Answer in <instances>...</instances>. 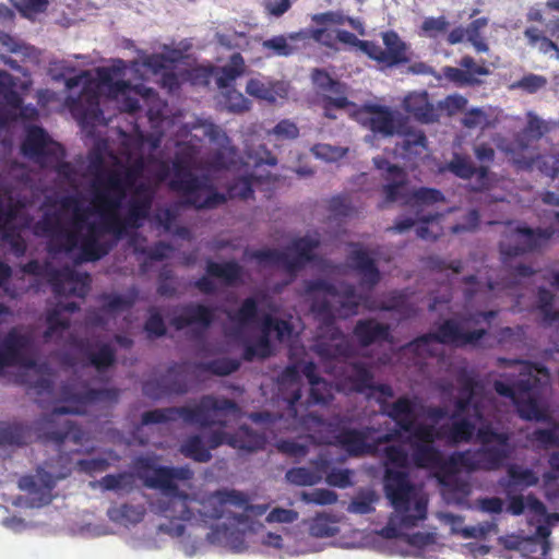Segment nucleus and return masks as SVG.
Masks as SVG:
<instances>
[{"label": "nucleus", "instance_id": "nucleus-1", "mask_svg": "<svg viewBox=\"0 0 559 559\" xmlns=\"http://www.w3.org/2000/svg\"><path fill=\"white\" fill-rule=\"evenodd\" d=\"M302 296L318 319L313 349L332 382L316 373L313 362L300 361L288 366L282 374L287 390L285 417L289 428L321 425L320 417L304 414L301 380L309 385L307 404H328L334 392L362 393L380 405V415L392 419L393 429L374 423L360 429L343 428L324 442L337 444L350 455H380L385 467L383 488L393 512L381 530L385 538H396L405 530L426 520L428 497L423 487L409 479L408 469L440 468L439 483L448 499L457 503L472 492L466 479L469 472L491 471L508 459L511 447L507 424L512 413L527 420H545L550 374L539 365L500 358L499 365L512 371L495 381L498 396L489 392L467 369L457 372V394L451 417L442 407H429L416 396L395 401L391 385L376 383L371 361L356 355L350 340L335 325L336 318L357 313L368 304L365 294L346 283L328 278L304 282Z\"/></svg>", "mask_w": 559, "mask_h": 559}, {"label": "nucleus", "instance_id": "nucleus-2", "mask_svg": "<svg viewBox=\"0 0 559 559\" xmlns=\"http://www.w3.org/2000/svg\"><path fill=\"white\" fill-rule=\"evenodd\" d=\"M175 59L148 55L130 67L116 60L97 70V80L82 71L64 81L69 95L66 104L83 127L107 124L102 105L114 104L120 111L136 114L146 107L152 132L135 130V136L123 140L122 156L109 150L108 142L98 139L88 156L86 173H79L63 160L64 150L40 127L29 126L21 144L23 156L50 174L60 190L45 195L43 216L25 229L47 240L48 259L31 260L22 272L48 282L58 297L84 298L91 276L76 266L105 257L123 237L130 238L135 252L146 255L140 264L145 274L153 261L168 258L171 247L157 242L145 249L136 229L150 216L156 188L170 176L169 186L185 202L198 209L215 207L226 195L215 191L207 176L197 175L181 160L169 164L154 155L164 135L166 104L157 93L142 84H130L141 67L153 73L164 72V85L170 91L178 86L177 78L168 73Z\"/></svg>", "mask_w": 559, "mask_h": 559}, {"label": "nucleus", "instance_id": "nucleus-3", "mask_svg": "<svg viewBox=\"0 0 559 559\" xmlns=\"http://www.w3.org/2000/svg\"><path fill=\"white\" fill-rule=\"evenodd\" d=\"M11 275V267L0 262V296L16 298L19 292L8 285ZM138 298L136 286L129 287L123 295L102 294L98 297L99 307L86 313L84 336L75 335L70 326L69 317L79 309L76 302L60 300L48 311L44 341L62 345L56 358L68 378L58 391L55 386L56 376L50 368L38 364L32 334L12 329L0 342V371L8 366L24 368L26 376L34 378L29 381V390L37 396V402L56 404L50 414L36 423V433L43 442L55 447L62 462L57 468L51 461H47L34 474L22 476L17 486L24 495L13 500L16 507L41 508L49 504L57 481L69 475L68 457L63 454H68L69 444L82 445L85 433L64 415L84 414L88 405L118 401V390L97 389L94 385V382L107 379L108 370L116 364V349L112 343L95 337L93 333L96 329L110 330L116 317L129 310Z\"/></svg>", "mask_w": 559, "mask_h": 559}, {"label": "nucleus", "instance_id": "nucleus-4", "mask_svg": "<svg viewBox=\"0 0 559 559\" xmlns=\"http://www.w3.org/2000/svg\"><path fill=\"white\" fill-rule=\"evenodd\" d=\"M132 468L147 488L160 491L152 504L164 521L157 526L159 533L178 539V548L186 557L197 556L203 546L202 535L195 532L192 521L216 520L206 534L210 544L225 547L234 552L248 548L247 534L258 526L246 518L237 516L230 507L246 504V495L235 489L217 490L197 501L180 491L175 480H189L193 472L188 466H162L154 455H140L132 462Z\"/></svg>", "mask_w": 559, "mask_h": 559}, {"label": "nucleus", "instance_id": "nucleus-5", "mask_svg": "<svg viewBox=\"0 0 559 559\" xmlns=\"http://www.w3.org/2000/svg\"><path fill=\"white\" fill-rule=\"evenodd\" d=\"M239 406L225 397L203 396L194 406L152 409L142 414V425L162 424L182 418L183 421L204 428L200 435L189 436L181 444L180 452L199 463L212 459L210 450L226 443L242 452H254L264 445L265 438L241 426L230 435L225 428L240 418Z\"/></svg>", "mask_w": 559, "mask_h": 559}, {"label": "nucleus", "instance_id": "nucleus-6", "mask_svg": "<svg viewBox=\"0 0 559 559\" xmlns=\"http://www.w3.org/2000/svg\"><path fill=\"white\" fill-rule=\"evenodd\" d=\"M496 311L466 310L444 320L435 332L424 334L400 348L397 359L407 367L417 368L423 376L432 378L437 371L451 364L444 354V345L475 346L488 333Z\"/></svg>", "mask_w": 559, "mask_h": 559}, {"label": "nucleus", "instance_id": "nucleus-7", "mask_svg": "<svg viewBox=\"0 0 559 559\" xmlns=\"http://www.w3.org/2000/svg\"><path fill=\"white\" fill-rule=\"evenodd\" d=\"M225 334L243 348L242 357L251 361L273 353V337L283 343L294 333V316H282L264 293L246 298L239 307L225 310Z\"/></svg>", "mask_w": 559, "mask_h": 559}, {"label": "nucleus", "instance_id": "nucleus-8", "mask_svg": "<svg viewBox=\"0 0 559 559\" xmlns=\"http://www.w3.org/2000/svg\"><path fill=\"white\" fill-rule=\"evenodd\" d=\"M552 235L551 228L533 229L515 222L504 224L499 248L506 275L497 283H483L473 275L465 277L462 289L466 307L480 306L497 297L500 290L525 284L534 272L518 258L545 246Z\"/></svg>", "mask_w": 559, "mask_h": 559}, {"label": "nucleus", "instance_id": "nucleus-9", "mask_svg": "<svg viewBox=\"0 0 559 559\" xmlns=\"http://www.w3.org/2000/svg\"><path fill=\"white\" fill-rule=\"evenodd\" d=\"M319 243L316 237L307 235L292 240L283 250H246L245 257L254 260L261 272L271 271L284 274L285 278L281 283H265L267 288L278 293L294 280L300 269L314 260V250L319 247Z\"/></svg>", "mask_w": 559, "mask_h": 559}, {"label": "nucleus", "instance_id": "nucleus-10", "mask_svg": "<svg viewBox=\"0 0 559 559\" xmlns=\"http://www.w3.org/2000/svg\"><path fill=\"white\" fill-rule=\"evenodd\" d=\"M359 120L373 133L384 138L401 135L396 146L404 158L420 157L427 151V138L420 130H407L401 122V115L391 108L373 103L364 104L358 112Z\"/></svg>", "mask_w": 559, "mask_h": 559}, {"label": "nucleus", "instance_id": "nucleus-11", "mask_svg": "<svg viewBox=\"0 0 559 559\" xmlns=\"http://www.w3.org/2000/svg\"><path fill=\"white\" fill-rule=\"evenodd\" d=\"M27 203L25 199L14 201L11 195L0 197V242L8 246L16 257L26 251L22 231L32 224Z\"/></svg>", "mask_w": 559, "mask_h": 559}, {"label": "nucleus", "instance_id": "nucleus-12", "mask_svg": "<svg viewBox=\"0 0 559 559\" xmlns=\"http://www.w3.org/2000/svg\"><path fill=\"white\" fill-rule=\"evenodd\" d=\"M373 163L378 169L386 171L388 182L383 187L385 203L396 201L401 203H411L412 201L415 203H431L444 200L442 192L433 188L411 189L405 171L395 165H391L384 158L376 157Z\"/></svg>", "mask_w": 559, "mask_h": 559}, {"label": "nucleus", "instance_id": "nucleus-13", "mask_svg": "<svg viewBox=\"0 0 559 559\" xmlns=\"http://www.w3.org/2000/svg\"><path fill=\"white\" fill-rule=\"evenodd\" d=\"M512 163L522 170L538 169L548 177H556L559 174V152L552 151L549 154H537L532 145H528L519 138L515 142L498 144Z\"/></svg>", "mask_w": 559, "mask_h": 559}, {"label": "nucleus", "instance_id": "nucleus-14", "mask_svg": "<svg viewBox=\"0 0 559 559\" xmlns=\"http://www.w3.org/2000/svg\"><path fill=\"white\" fill-rule=\"evenodd\" d=\"M206 274L195 281L194 286L205 294H215L218 290L216 280L227 286L241 284L243 281V269L236 261L217 263L212 260L206 262Z\"/></svg>", "mask_w": 559, "mask_h": 559}, {"label": "nucleus", "instance_id": "nucleus-15", "mask_svg": "<svg viewBox=\"0 0 559 559\" xmlns=\"http://www.w3.org/2000/svg\"><path fill=\"white\" fill-rule=\"evenodd\" d=\"M190 365L171 366L162 377H154L143 384V393L152 399H159L170 393H185L189 384Z\"/></svg>", "mask_w": 559, "mask_h": 559}, {"label": "nucleus", "instance_id": "nucleus-16", "mask_svg": "<svg viewBox=\"0 0 559 559\" xmlns=\"http://www.w3.org/2000/svg\"><path fill=\"white\" fill-rule=\"evenodd\" d=\"M533 440L543 448L559 447V425L554 424L545 429H536ZM551 472L544 475V489L549 499L559 498V449L549 456Z\"/></svg>", "mask_w": 559, "mask_h": 559}, {"label": "nucleus", "instance_id": "nucleus-17", "mask_svg": "<svg viewBox=\"0 0 559 559\" xmlns=\"http://www.w3.org/2000/svg\"><path fill=\"white\" fill-rule=\"evenodd\" d=\"M436 202L431 203H424V202H414L411 203H404L405 205H409L414 209V216H401L396 219L395 225L390 227L389 230L396 231L399 234H403L411 229L413 226H415L417 223H420L419 226L416 228V234L419 238L429 240V239H436L438 236V231H433L429 229L427 224L435 222L440 217L438 213H431L426 212L425 206L435 204Z\"/></svg>", "mask_w": 559, "mask_h": 559}, {"label": "nucleus", "instance_id": "nucleus-18", "mask_svg": "<svg viewBox=\"0 0 559 559\" xmlns=\"http://www.w3.org/2000/svg\"><path fill=\"white\" fill-rule=\"evenodd\" d=\"M330 455L326 449H319L317 457L311 460V467H293L289 468L285 478L289 484L296 486H313L319 484L324 474L329 471Z\"/></svg>", "mask_w": 559, "mask_h": 559}, {"label": "nucleus", "instance_id": "nucleus-19", "mask_svg": "<svg viewBox=\"0 0 559 559\" xmlns=\"http://www.w3.org/2000/svg\"><path fill=\"white\" fill-rule=\"evenodd\" d=\"M213 320L214 311L211 308L199 304H189L174 313L170 323L177 330L191 326L198 333H201L212 324Z\"/></svg>", "mask_w": 559, "mask_h": 559}, {"label": "nucleus", "instance_id": "nucleus-20", "mask_svg": "<svg viewBox=\"0 0 559 559\" xmlns=\"http://www.w3.org/2000/svg\"><path fill=\"white\" fill-rule=\"evenodd\" d=\"M15 81L11 74L0 70V123L5 124L24 115L23 103L14 91Z\"/></svg>", "mask_w": 559, "mask_h": 559}, {"label": "nucleus", "instance_id": "nucleus-21", "mask_svg": "<svg viewBox=\"0 0 559 559\" xmlns=\"http://www.w3.org/2000/svg\"><path fill=\"white\" fill-rule=\"evenodd\" d=\"M313 85L323 94V98H331L337 108L354 106L346 95V85L333 79L322 69H314L311 74Z\"/></svg>", "mask_w": 559, "mask_h": 559}, {"label": "nucleus", "instance_id": "nucleus-22", "mask_svg": "<svg viewBox=\"0 0 559 559\" xmlns=\"http://www.w3.org/2000/svg\"><path fill=\"white\" fill-rule=\"evenodd\" d=\"M349 267L353 269L360 278V286L364 290L370 292L380 281V272L374 260L362 249L352 251L349 258Z\"/></svg>", "mask_w": 559, "mask_h": 559}, {"label": "nucleus", "instance_id": "nucleus-23", "mask_svg": "<svg viewBox=\"0 0 559 559\" xmlns=\"http://www.w3.org/2000/svg\"><path fill=\"white\" fill-rule=\"evenodd\" d=\"M448 170L462 179H469L476 176V189L479 190L487 188L490 183L488 166L481 165L476 168L468 157L460 154L453 155L448 164Z\"/></svg>", "mask_w": 559, "mask_h": 559}, {"label": "nucleus", "instance_id": "nucleus-24", "mask_svg": "<svg viewBox=\"0 0 559 559\" xmlns=\"http://www.w3.org/2000/svg\"><path fill=\"white\" fill-rule=\"evenodd\" d=\"M246 92L254 98L273 104L277 98L287 96V86L284 82L269 78H253L248 81Z\"/></svg>", "mask_w": 559, "mask_h": 559}, {"label": "nucleus", "instance_id": "nucleus-25", "mask_svg": "<svg viewBox=\"0 0 559 559\" xmlns=\"http://www.w3.org/2000/svg\"><path fill=\"white\" fill-rule=\"evenodd\" d=\"M404 109L416 120L425 123L437 119L433 105L429 103L427 92H414L408 94L403 102Z\"/></svg>", "mask_w": 559, "mask_h": 559}, {"label": "nucleus", "instance_id": "nucleus-26", "mask_svg": "<svg viewBox=\"0 0 559 559\" xmlns=\"http://www.w3.org/2000/svg\"><path fill=\"white\" fill-rule=\"evenodd\" d=\"M354 335L358 343L366 347L372 343L388 341L390 337L389 326L376 320H360L357 322Z\"/></svg>", "mask_w": 559, "mask_h": 559}, {"label": "nucleus", "instance_id": "nucleus-27", "mask_svg": "<svg viewBox=\"0 0 559 559\" xmlns=\"http://www.w3.org/2000/svg\"><path fill=\"white\" fill-rule=\"evenodd\" d=\"M382 40L385 46L383 52L386 67H395L409 61L408 47L395 32H384Z\"/></svg>", "mask_w": 559, "mask_h": 559}, {"label": "nucleus", "instance_id": "nucleus-28", "mask_svg": "<svg viewBox=\"0 0 559 559\" xmlns=\"http://www.w3.org/2000/svg\"><path fill=\"white\" fill-rule=\"evenodd\" d=\"M180 209V204L157 207L154 212L153 221L166 233L174 234L182 239H188L190 237L189 229L176 224Z\"/></svg>", "mask_w": 559, "mask_h": 559}, {"label": "nucleus", "instance_id": "nucleus-29", "mask_svg": "<svg viewBox=\"0 0 559 559\" xmlns=\"http://www.w3.org/2000/svg\"><path fill=\"white\" fill-rule=\"evenodd\" d=\"M145 512L146 509L143 504L122 503L110 507L107 510V515L110 521L123 526H129L140 523Z\"/></svg>", "mask_w": 559, "mask_h": 559}, {"label": "nucleus", "instance_id": "nucleus-30", "mask_svg": "<svg viewBox=\"0 0 559 559\" xmlns=\"http://www.w3.org/2000/svg\"><path fill=\"white\" fill-rule=\"evenodd\" d=\"M537 483L538 476L531 468L516 464L508 466L507 476L502 480V485L509 492L534 486Z\"/></svg>", "mask_w": 559, "mask_h": 559}, {"label": "nucleus", "instance_id": "nucleus-31", "mask_svg": "<svg viewBox=\"0 0 559 559\" xmlns=\"http://www.w3.org/2000/svg\"><path fill=\"white\" fill-rule=\"evenodd\" d=\"M299 38H301V33H290L288 36L276 35L264 39L261 43V49L266 52L267 57H289L296 51L290 41H296Z\"/></svg>", "mask_w": 559, "mask_h": 559}, {"label": "nucleus", "instance_id": "nucleus-32", "mask_svg": "<svg viewBox=\"0 0 559 559\" xmlns=\"http://www.w3.org/2000/svg\"><path fill=\"white\" fill-rule=\"evenodd\" d=\"M245 60L238 52L233 53L227 64L216 73V84L219 88L229 87L234 81L243 74Z\"/></svg>", "mask_w": 559, "mask_h": 559}, {"label": "nucleus", "instance_id": "nucleus-33", "mask_svg": "<svg viewBox=\"0 0 559 559\" xmlns=\"http://www.w3.org/2000/svg\"><path fill=\"white\" fill-rule=\"evenodd\" d=\"M378 501L379 496L373 489L364 488L353 497L346 510L352 514H370L376 510Z\"/></svg>", "mask_w": 559, "mask_h": 559}, {"label": "nucleus", "instance_id": "nucleus-34", "mask_svg": "<svg viewBox=\"0 0 559 559\" xmlns=\"http://www.w3.org/2000/svg\"><path fill=\"white\" fill-rule=\"evenodd\" d=\"M136 485L135 477L131 473L108 474L99 480L104 490L115 491L118 495L130 492Z\"/></svg>", "mask_w": 559, "mask_h": 559}, {"label": "nucleus", "instance_id": "nucleus-35", "mask_svg": "<svg viewBox=\"0 0 559 559\" xmlns=\"http://www.w3.org/2000/svg\"><path fill=\"white\" fill-rule=\"evenodd\" d=\"M508 511L513 515H521L528 511L536 516H544L545 506L532 496H512L509 499Z\"/></svg>", "mask_w": 559, "mask_h": 559}, {"label": "nucleus", "instance_id": "nucleus-36", "mask_svg": "<svg viewBox=\"0 0 559 559\" xmlns=\"http://www.w3.org/2000/svg\"><path fill=\"white\" fill-rule=\"evenodd\" d=\"M257 528L250 530L247 534V539L250 536H255V540L263 546L281 549L284 547V536L287 535V530L282 528L277 531H266L262 523H255Z\"/></svg>", "mask_w": 559, "mask_h": 559}, {"label": "nucleus", "instance_id": "nucleus-37", "mask_svg": "<svg viewBox=\"0 0 559 559\" xmlns=\"http://www.w3.org/2000/svg\"><path fill=\"white\" fill-rule=\"evenodd\" d=\"M554 299L555 296L548 289H538L536 296V304L542 316V321L547 325L559 323V310L554 309Z\"/></svg>", "mask_w": 559, "mask_h": 559}, {"label": "nucleus", "instance_id": "nucleus-38", "mask_svg": "<svg viewBox=\"0 0 559 559\" xmlns=\"http://www.w3.org/2000/svg\"><path fill=\"white\" fill-rule=\"evenodd\" d=\"M239 366V360L222 357L210 361L200 362L197 367L200 371L212 372L217 376H227L236 371Z\"/></svg>", "mask_w": 559, "mask_h": 559}, {"label": "nucleus", "instance_id": "nucleus-39", "mask_svg": "<svg viewBox=\"0 0 559 559\" xmlns=\"http://www.w3.org/2000/svg\"><path fill=\"white\" fill-rule=\"evenodd\" d=\"M27 429L20 425H11L0 429V445H22L27 443Z\"/></svg>", "mask_w": 559, "mask_h": 559}, {"label": "nucleus", "instance_id": "nucleus-40", "mask_svg": "<svg viewBox=\"0 0 559 559\" xmlns=\"http://www.w3.org/2000/svg\"><path fill=\"white\" fill-rule=\"evenodd\" d=\"M300 500L306 504L330 506L337 501V495L326 488H316L300 493Z\"/></svg>", "mask_w": 559, "mask_h": 559}, {"label": "nucleus", "instance_id": "nucleus-41", "mask_svg": "<svg viewBox=\"0 0 559 559\" xmlns=\"http://www.w3.org/2000/svg\"><path fill=\"white\" fill-rule=\"evenodd\" d=\"M382 309L397 312L400 319H408L416 314V308L403 295L392 296L388 301L383 302Z\"/></svg>", "mask_w": 559, "mask_h": 559}, {"label": "nucleus", "instance_id": "nucleus-42", "mask_svg": "<svg viewBox=\"0 0 559 559\" xmlns=\"http://www.w3.org/2000/svg\"><path fill=\"white\" fill-rule=\"evenodd\" d=\"M310 534L314 537L324 538L332 537L338 533L335 522L331 521L326 515H317L310 523Z\"/></svg>", "mask_w": 559, "mask_h": 559}, {"label": "nucleus", "instance_id": "nucleus-43", "mask_svg": "<svg viewBox=\"0 0 559 559\" xmlns=\"http://www.w3.org/2000/svg\"><path fill=\"white\" fill-rule=\"evenodd\" d=\"M545 133L544 121L534 112L527 114V124L524 131L516 135L515 142L519 138H522L525 143L530 144V140H539Z\"/></svg>", "mask_w": 559, "mask_h": 559}, {"label": "nucleus", "instance_id": "nucleus-44", "mask_svg": "<svg viewBox=\"0 0 559 559\" xmlns=\"http://www.w3.org/2000/svg\"><path fill=\"white\" fill-rule=\"evenodd\" d=\"M277 449L289 456L301 459L308 455L311 452V449L317 450V447L309 445L299 440H280L277 442Z\"/></svg>", "mask_w": 559, "mask_h": 559}, {"label": "nucleus", "instance_id": "nucleus-45", "mask_svg": "<svg viewBox=\"0 0 559 559\" xmlns=\"http://www.w3.org/2000/svg\"><path fill=\"white\" fill-rule=\"evenodd\" d=\"M144 331L150 338H157L166 333L164 318L155 308L148 310V316L144 323Z\"/></svg>", "mask_w": 559, "mask_h": 559}, {"label": "nucleus", "instance_id": "nucleus-46", "mask_svg": "<svg viewBox=\"0 0 559 559\" xmlns=\"http://www.w3.org/2000/svg\"><path fill=\"white\" fill-rule=\"evenodd\" d=\"M544 521L543 523H539L535 530V533L532 537L528 539L532 540V546L534 545L535 540L538 539L540 542V549L542 555H546L549 550V543L548 537L550 536V520H557L556 515H550L545 512L544 516H540Z\"/></svg>", "mask_w": 559, "mask_h": 559}, {"label": "nucleus", "instance_id": "nucleus-47", "mask_svg": "<svg viewBox=\"0 0 559 559\" xmlns=\"http://www.w3.org/2000/svg\"><path fill=\"white\" fill-rule=\"evenodd\" d=\"M333 459L330 456V463H329V471L325 476V480L329 485L338 487V488H346L352 485V471L347 468H331Z\"/></svg>", "mask_w": 559, "mask_h": 559}, {"label": "nucleus", "instance_id": "nucleus-48", "mask_svg": "<svg viewBox=\"0 0 559 559\" xmlns=\"http://www.w3.org/2000/svg\"><path fill=\"white\" fill-rule=\"evenodd\" d=\"M267 134L277 140H295L299 136V129L294 121L283 119L278 121Z\"/></svg>", "mask_w": 559, "mask_h": 559}, {"label": "nucleus", "instance_id": "nucleus-49", "mask_svg": "<svg viewBox=\"0 0 559 559\" xmlns=\"http://www.w3.org/2000/svg\"><path fill=\"white\" fill-rule=\"evenodd\" d=\"M252 193V182L249 177L236 178L227 187V197L230 199H248Z\"/></svg>", "mask_w": 559, "mask_h": 559}, {"label": "nucleus", "instance_id": "nucleus-50", "mask_svg": "<svg viewBox=\"0 0 559 559\" xmlns=\"http://www.w3.org/2000/svg\"><path fill=\"white\" fill-rule=\"evenodd\" d=\"M311 151L317 158L325 162H336L344 157L347 148L330 144H317L311 148Z\"/></svg>", "mask_w": 559, "mask_h": 559}, {"label": "nucleus", "instance_id": "nucleus-51", "mask_svg": "<svg viewBox=\"0 0 559 559\" xmlns=\"http://www.w3.org/2000/svg\"><path fill=\"white\" fill-rule=\"evenodd\" d=\"M449 25L450 24L445 16H429L424 20L421 24V29L428 37L436 38L440 34L445 33Z\"/></svg>", "mask_w": 559, "mask_h": 559}, {"label": "nucleus", "instance_id": "nucleus-52", "mask_svg": "<svg viewBox=\"0 0 559 559\" xmlns=\"http://www.w3.org/2000/svg\"><path fill=\"white\" fill-rule=\"evenodd\" d=\"M299 518V513L293 509L281 507L273 508L265 516L267 523L292 524Z\"/></svg>", "mask_w": 559, "mask_h": 559}, {"label": "nucleus", "instance_id": "nucleus-53", "mask_svg": "<svg viewBox=\"0 0 559 559\" xmlns=\"http://www.w3.org/2000/svg\"><path fill=\"white\" fill-rule=\"evenodd\" d=\"M76 466L80 472L93 475L106 471L109 467V462L106 457L96 456L79 460Z\"/></svg>", "mask_w": 559, "mask_h": 559}, {"label": "nucleus", "instance_id": "nucleus-54", "mask_svg": "<svg viewBox=\"0 0 559 559\" xmlns=\"http://www.w3.org/2000/svg\"><path fill=\"white\" fill-rule=\"evenodd\" d=\"M479 213L475 209L468 210L460 222L451 227L453 234L474 231L479 224Z\"/></svg>", "mask_w": 559, "mask_h": 559}, {"label": "nucleus", "instance_id": "nucleus-55", "mask_svg": "<svg viewBox=\"0 0 559 559\" xmlns=\"http://www.w3.org/2000/svg\"><path fill=\"white\" fill-rule=\"evenodd\" d=\"M437 518L441 523L449 526L451 534L459 535L463 538V531L466 525L463 524V518L449 512H439Z\"/></svg>", "mask_w": 559, "mask_h": 559}, {"label": "nucleus", "instance_id": "nucleus-56", "mask_svg": "<svg viewBox=\"0 0 559 559\" xmlns=\"http://www.w3.org/2000/svg\"><path fill=\"white\" fill-rule=\"evenodd\" d=\"M329 209L334 217H347L353 213V207L349 200L343 195L332 198Z\"/></svg>", "mask_w": 559, "mask_h": 559}, {"label": "nucleus", "instance_id": "nucleus-57", "mask_svg": "<svg viewBox=\"0 0 559 559\" xmlns=\"http://www.w3.org/2000/svg\"><path fill=\"white\" fill-rule=\"evenodd\" d=\"M547 84V79L543 75L537 74H528L523 76L518 83L516 86L528 92L535 93L538 90L543 88Z\"/></svg>", "mask_w": 559, "mask_h": 559}, {"label": "nucleus", "instance_id": "nucleus-58", "mask_svg": "<svg viewBox=\"0 0 559 559\" xmlns=\"http://www.w3.org/2000/svg\"><path fill=\"white\" fill-rule=\"evenodd\" d=\"M499 542L501 545H503L507 549L510 550H520V551H534L530 547L532 546V540L527 538H523L516 535H509L506 537H500Z\"/></svg>", "mask_w": 559, "mask_h": 559}, {"label": "nucleus", "instance_id": "nucleus-59", "mask_svg": "<svg viewBox=\"0 0 559 559\" xmlns=\"http://www.w3.org/2000/svg\"><path fill=\"white\" fill-rule=\"evenodd\" d=\"M157 293L160 296L171 297L177 294V287L173 281L170 271L163 270L159 274Z\"/></svg>", "mask_w": 559, "mask_h": 559}, {"label": "nucleus", "instance_id": "nucleus-60", "mask_svg": "<svg viewBox=\"0 0 559 559\" xmlns=\"http://www.w3.org/2000/svg\"><path fill=\"white\" fill-rule=\"evenodd\" d=\"M262 5L267 14L280 17L290 9L292 2L290 0H263Z\"/></svg>", "mask_w": 559, "mask_h": 559}, {"label": "nucleus", "instance_id": "nucleus-61", "mask_svg": "<svg viewBox=\"0 0 559 559\" xmlns=\"http://www.w3.org/2000/svg\"><path fill=\"white\" fill-rule=\"evenodd\" d=\"M460 66L467 74L471 75V78H473V82L475 81V76L489 74V70L485 66L477 64L469 56H464L460 61Z\"/></svg>", "mask_w": 559, "mask_h": 559}, {"label": "nucleus", "instance_id": "nucleus-62", "mask_svg": "<svg viewBox=\"0 0 559 559\" xmlns=\"http://www.w3.org/2000/svg\"><path fill=\"white\" fill-rule=\"evenodd\" d=\"M226 106L230 111L241 112L249 109V100L239 92H230L227 95Z\"/></svg>", "mask_w": 559, "mask_h": 559}, {"label": "nucleus", "instance_id": "nucleus-63", "mask_svg": "<svg viewBox=\"0 0 559 559\" xmlns=\"http://www.w3.org/2000/svg\"><path fill=\"white\" fill-rule=\"evenodd\" d=\"M360 51L366 53L369 58L382 63L385 66V58L383 48L378 44L369 40H362L360 46L358 47Z\"/></svg>", "mask_w": 559, "mask_h": 559}, {"label": "nucleus", "instance_id": "nucleus-64", "mask_svg": "<svg viewBox=\"0 0 559 559\" xmlns=\"http://www.w3.org/2000/svg\"><path fill=\"white\" fill-rule=\"evenodd\" d=\"M445 78L460 85H467L473 83V78L465 72L464 69L447 67L443 71Z\"/></svg>", "mask_w": 559, "mask_h": 559}]
</instances>
